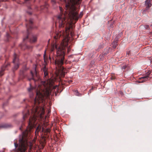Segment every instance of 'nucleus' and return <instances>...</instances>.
I'll list each match as a JSON object with an SVG mask.
<instances>
[{"instance_id":"obj_1","label":"nucleus","mask_w":152,"mask_h":152,"mask_svg":"<svg viewBox=\"0 0 152 152\" xmlns=\"http://www.w3.org/2000/svg\"><path fill=\"white\" fill-rule=\"evenodd\" d=\"M69 26H66L65 32L60 31L56 34V35L54 37V38L57 39L61 36H65V38L63 40L61 43V46L59 47L58 45L56 43H55L52 46L50 49V54L54 55L53 52L54 50L56 49V56L55 60V64L56 66V68L58 71V74L60 76L62 77L64 76L65 75L67 72L66 69L62 66L64 64V58L65 53L64 49L65 47H67L68 42L69 41V38L68 37L69 33L68 31L69 30L71 27L70 23L69 24Z\"/></svg>"},{"instance_id":"obj_2","label":"nucleus","mask_w":152,"mask_h":152,"mask_svg":"<svg viewBox=\"0 0 152 152\" xmlns=\"http://www.w3.org/2000/svg\"><path fill=\"white\" fill-rule=\"evenodd\" d=\"M37 107H33L32 112L34 115L32 117L30 118L28 125L26 130L22 133L21 139L20 140L21 141V143L19 145L18 148L17 149V152H26L27 147L28 145L27 139L29 133L30 132L31 130L34 127V122L37 120L36 113H38Z\"/></svg>"},{"instance_id":"obj_3","label":"nucleus","mask_w":152,"mask_h":152,"mask_svg":"<svg viewBox=\"0 0 152 152\" xmlns=\"http://www.w3.org/2000/svg\"><path fill=\"white\" fill-rule=\"evenodd\" d=\"M50 84V80H48L47 82H44V85L38 86L37 90L36 96L35 99V103H38L39 104L43 102L44 97H47L49 95L51 92Z\"/></svg>"},{"instance_id":"obj_4","label":"nucleus","mask_w":152,"mask_h":152,"mask_svg":"<svg viewBox=\"0 0 152 152\" xmlns=\"http://www.w3.org/2000/svg\"><path fill=\"white\" fill-rule=\"evenodd\" d=\"M70 11L68 14V15L70 20L72 19L77 20L78 18L82 17L83 15L82 12H80L79 15L78 12L76 11V9L74 5L72 4L70 8Z\"/></svg>"},{"instance_id":"obj_5","label":"nucleus","mask_w":152,"mask_h":152,"mask_svg":"<svg viewBox=\"0 0 152 152\" xmlns=\"http://www.w3.org/2000/svg\"><path fill=\"white\" fill-rule=\"evenodd\" d=\"M59 9L60 11V13L59 15L57 16V19L56 24H57L58 22V23L59 27L61 28L64 27L67 24L65 20V18L66 15L63 14H62V7H59Z\"/></svg>"},{"instance_id":"obj_6","label":"nucleus","mask_w":152,"mask_h":152,"mask_svg":"<svg viewBox=\"0 0 152 152\" xmlns=\"http://www.w3.org/2000/svg\"><path fill=\"white\" fill-rule=\"evenodd\" d=\"M36 66L35 65V66L33 69V72H34V74L33 73V71H31V73L32 77L29 79V80H30L31 79H33L34 80V81L35 82L39 79V76L37 75V72L36 70Z\"/></svg>"},{"instance_id":"obj_7","label":"nucleus","mask_w":152,"mask_h":152,"mask_svg":"<svg viewBox=\"0 0 152 152\" xmlns=\"http://www.w3.org/2000/svg\"><path fill=\"white\" fill-rule=\"evenodd\" d=\"M14 58L13 61V62L15 64V66L14 67V70H16L17 69L19 66V61L18 58L17 57L15 53L14 54Z\"/></svg>"},{"instance_id":"obj_8","label":"nucleus","mask_w":152,"mask_h":152,"mask_svg":"<svg viewBox=\"0 0 152 152\" xmlns=\"http://www.w3.org/2000/svg\"><path fill=\"white\" fill-rule=\"evenodd\" d=\"M145 5L146 6V7L149 8L151 6V4L150 0H146L145 3Z\"/></svg>"},{"instance_id":"obj_9","label":"nucleus","mask_w":152,"mask_h":152,"mask_svg":"<svg viewBox=\"0 0 152 152\" xmlns=\"http://www.w3.org/2000/svg\"><path fill=\"white\" fill-rule=\"evenodd\" d=\"M117 40H114L112 44V45L113 47L115 48H116L117 45H118L117 44Z\"/></svg>"},{"instance_id":"obj_10","label":"nucleus","mask_w":152,"mask_h":152,"mask_svg":"<svg viewBox=\"0 0 152 152\" xmlns=\"http://www.w3.org/2000/svg\"><path fill=\"white\" fill-rule=\"evenodd\" d=\"M149 77L148 75L146 76H144L141 78V79H142V81L141 82H144L145 81L148 80V78Z\"/></svg>"},{"instance_id":"obj_11","label":"nucleus","mask_w":152,"mask_h":152,"mask_svg":"<svg viewBox=\"0 0 152 152\" xmlns=\"http://www.w3.org/2000/svg\"><path fill=\"white\" fill-rule=\"evenodd\" d=\"M37 38L36 36H33L30 39V41L31 42H34L37 41Z\"/></svg>"},{"instance_id":"obj_12","label":"nucleus","mask_w":152,"mask_h":152,"mask_svg":"<svg viewBox=\"0 0 152 152\" xmlns=\"http://www.w3.org/2000/svg\"><path fill=\"white\" fill-rule=\"evenodd\" d=\"M75 4H80L81 0H72Z\"/></svg>"},{"instance_id":"obj_13","label":"nucleus","mask_w":152,"mask_h":152,"mask_svg":"<svg viewBox=\"0 0 152 152\" xmlns=\"http://www.w3.org/2000/svg\"><path fill=\"white\" fill-rule=\"evenodd\" d=\"M75 95L80 96H81V94H80L78 91L77 90H75Z\"/></svg>"},{"instance_id":"obj_14","label":"nucleus","mask_w":152,"mask_h":152,"mask_svg":"<svg viewBox=\"0 0 152 152\" xmlns=\"http://www.w3.org/2000/svg\"><path fill=\"white\" fill-rule=\"evenodd\" d=\"M54 55H52L51 54L49 53V59L51 61V57H52V58L53 59V60H54V58H53V56Z\"/></svg>"},{"instance_id":"obj_15","label":"nucleus","mask_w":152,"mask_h":152,"mask_svg":"<svg viewBox=\"0 0 152 152\" xmlns=\"http://www.w3.org/2000/svg\"><path fill=\"white\" fill-rule=\"evenodd\" d=\"M45 68H44V69H43V71H44V75L45 76H47L48 75V73L45 71Z\"/></svg>"},{"instance_id":"obj_16","label":"nucleus","mask_w":152,"mask_h":152,"mask_svg":"<svg viewBox=\"0 0 152 152\" xmlns=\"http://www.w3.org/2000/svg\"><path fill=\"white\" fill-rule=\"evenodd\" d=\"M51 2L53 5L55 4L56 3V0H51Z\"/></svg>"},{"instance_id":"obj_17","label":"nucleus","mask_w":152,"mask_h":152,"mask_svg":"<svg viewBox=\"0 0 152 152\" xmlns=\"http://www.w3.org/2000/svg\"><path fill=\"white\" fill-rule=\"evenodd\" d=\"M34 89V88H28V91L29 92H30L32 91Z\"/></svg>"},{"instance_id":"obj_18","label":"nucleus","mask_w":152,"mask_h":152,"mask_svg":"<svg viewBox=\"0 0 152 152\" xmlns=\"http://www.w3.org/2000/svg\"><path fill=\"white\" fill-rule=\"evenodd\" d=\"M14 145L15 146V148L17 149V147L18 146V144L16 143H14Z\"/></svg>"},{"instance_id":"obj_19","label":"nucleus","mask_w":152,"mask_h":152,"mask_svg":"<svg viewBox=\"0 0 152 152\" xmlns=\"http://www.w3.org/2000/svg\"><path fill=\"white\" fill-rule=\"evenodd\" d=\"M3 70H3V69L2 68L1 71L0 72V76H1L3 75Z\"/></svg>"},{"instance_id":"obj_20","label":"nucleus","mask_w":152,"mask_h":152,"mask_svg":"<svg viewBox=\"0 0 152 152\" xmlns=\"http://www.w3.org/2000/svg\"><path fill=\"white\" fill-rule=\"evenodd\" d=\"M28 114V113L26 115H24L23 117V119H25V118H26V116Z\"/></svg>"},{"instance_id":"obj_21","label":"nucleus","mask_w":152,"mask_h":152,"mask_svg":"<svg viewBox=\"0 0 152 152\" xmlns=\"http://www.w3.org/2000/svg\"><path fill=\"white\" fill-rule=\"evenodd\" d=\"M46 50H45V51L43 57H44V58H45V57L46 56Z\"/></svg>"},{"instance_id":"obj_22","label":"nucleus","mask_w":152,"mask_h":152,"mask_svg":"<svg viewBox=\"0 0 152 152\" xmlns=\"http://www.w3.org/2000/svg\"><path fill=\"white\" fill-rule=\"evenodd\" d=\"M69 6H70L69 5L67 4L66 5V8L68 9L69 7Z\"/></svg>"},{"instance_id":"obj_23","label":"nucleus","mask_w":152,"mask_h":152,"mask_svg":"<svg viewBox=\"0 0 152 152\" xmlns=\"http://www.w3.org/2000/svg\"><path fill=\"white\" fill-rule=\"evenodd\" d=\"M28 36H27L26 37V38H24L23 39V41L25 40L26 39H27V38H28Z\"/></svg>"},{"instance_id":"obj_24","label":"nucleus","mask_w":152,"mask_h":152,"mask_svg":"<svg viewBox=\"0 0 152 152\" xmlns=\"http://www.w3.org/2000/svg\"><path fill=\"white\" fill-rule=\"evenodd\" d=\"M29 22L31 24L32 23V20H31V19L30 20H29Z\"/></svg>"},{"instance_id":"obj_25","label":"nucleus","mask_w":152,"mask_h":152,"mask_svg":"<svg viewBox=\"0 0 152 152\" xmlns=\"http://www.w3.org/2000/svg\"><path fill=\"white\" fill-rule=\"evenodd\" d=\"M130 51H128L127 52L126 54L129 55L130 54Z\"/></svg>"},{"instance_id":"obj_26","label":"nucleus","mask_w":152,"mask_h":152,"mask_svg":"<svg viewBox=\"0 0 152 152\" xmlns=\"http://www.w3.org/2000/svg\"><path fill=\"white\" fill-rule=\"evenodd\" d=\"M42 111H44V109H43V108H42ZM44 114V111H43V112H42V114H41V115H42V114Z\"/></svg>"},{"instance_id":"obj_27","label":"nucleus","mask_w":152,"mask_h":152,"mask_svg":"<svg viewBox=\"0 0 152 152\" xmlns=\"http://www.w3.org/2000/svg\"><path fill=\"white\" fill-rule=\"evenodd\" d=\"M58 88V86H54V88Z\"/></svg>"},{"instance_id":"obj_28","label":"nucleus","mask_w":152,"mask_h":152,"mask_svg":"<svg viewBox=\"0 0 152 152\" xmlns=\"http://www.w3.org/2000/svg\"><path fill=\"white\" fill-rule=\"evenodd\" d=\"M48 113H50V110H48Z\"/></svg>"},{"instance_id":"obj_29","label":"nucleus","mask_w":152,"mask_h":152,"mask_svg":"<svg viewBox=\"0 0 152 152\" xmlns=\"http://www.w3.org/2000/svg\"><path fill=\"white\" fill-rule=\"evenodd\" d=\"M108 53V51H107V53H104V55H105L107 54Z\"/></svg>"},{"instance_id":"obj_30","label":"nucleus","mask_w":152,"mask_h":152,"mask_svg":"<svg viewBox=\"0 0 152 152\" xmlns=\"http://www.w3.org/2000/svg\"><path fill=\"white\" fill-rule=\"evenodd\" d=\"M70 50V49H69V48L68 49V52H69Z\"/></svg>"},{"instance_id":"obj_31","label":"nucleus","mask_w":152,"mask_h":152,"mask_svg":"<svg viewBox=\"0 0 152 152\" xmlns=\"http://www.w3.org/2000/svg\"><path fill=\"white\" fill-rule=\"evenodd\" d=\"M125 68H126V67H125L124 66L122 68L123 69H125Z\"/></svg>"},{"instance_id":"obj_32","label":"nucleus","mask_w":152,"mask_h":152,"mask_svg":"<svg viewBox=\"0 0 152 152\" xmlns=\"http://www.w3.org/2000/svg\"><path fill=\"white\" fill-rule=\"evenodd\" d=\"M38 130H39L38 129H36V131H35V132H37ZM38 131H39V130Z\"/></svg>"},{"instance_id":"obj_33","label":"nucleus","mask_w":152,"mask_h":152,"mask_svg":"<svg viewBox=\"0 0 152 152\" xmlns=\"http://www.w3.org/2000/svg\"><path fill=\"white\" fill-rule=\"evenodd\" d=\"M3 127V126H0V128H2Z\"/></svg>"},{"instance_id":"obj_34","label":"nucleus","mask_w":152,"mask_h":152,"mask_svg":"<svg viewBox=\"0 0 152 152\" xmlns=\"http://www.w3.org/2000/svg\"><path fill=\"white\" fill-rule=\"evenodd\" d=\"M26 27L27 28V25H26Z\"/></svg>"},{"instance_id":"obj_35","label":"nucleus","mask_w":152,"mask_h":152,"mask_svg":"<svg viewBox=\"0 0 152 152\" xmlns=\"http://www.w3.org/2000/svg\"><path fill=\"white\" fill-rule=\"evenodd\" d=\"M151 26H152V24L151 25Z\"/></svg>"}]
</instances>
